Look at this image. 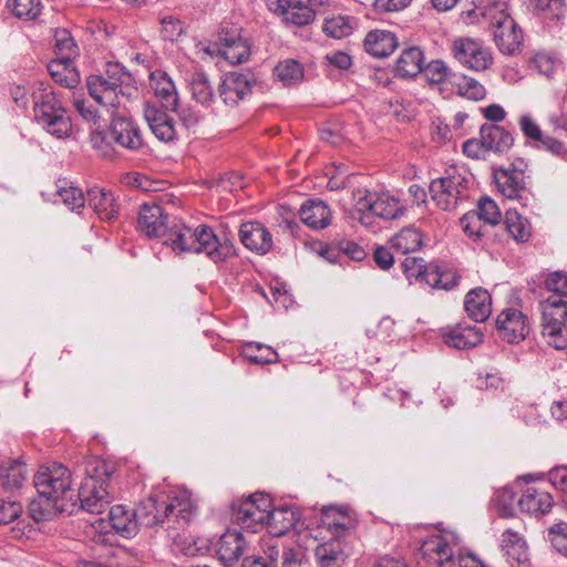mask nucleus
Returning a JSON list of instances; mask_svg holds the SVG:
<instances>
[{
  "label": "nucleus",
  "instance_id": "obj_39",
  "mask_svg": "<svg viewBox=\"0 0 567 567\" xmlns=\"http://www.w3.org/2000/svg\"><path fill=\"white\" fill-rule=\"evenodd\" d=\"M25 477V465L20 461H8L0 466V483L6 488L21 487Z\"/></svg>",
  "mask_w": 567,
  "mask_h": 567
},
{
  "label": "nucleus",
  "instance_id": "obj_62",
  "mask_svg": "<svg viewBox=\"0 0 567 567\" xmlns=\"http://www.w3.org/2000/svg\"><path fill=\"white\" fill-rule=\"evenodd\" d=\"M22 514V505L14 501L0 499V524L8 525L16 522Z\"/></svg>",
  "mask_w": 567,
  "mask_h": 567
},
{
  "label": "nucleus",
  "instance_id": "obj_48",
  "mask_svg": "<svg viewBox=\"0 0 567 567\" xmlns=\"http://www.w3.org/2000/svg\"><path fill=\"white\" fill-rule=\"evenodd\" d=\"M7 9L18 19L34 20L41 11L40 0H7Z\"/></svg>",
  "mask_w": 567,
  "mask_h": 567
},
{
  "label": "nucleus",
  "instance_id": "obj_52",
  "mask_svg": "<svg viewBox=\"0 0 567 567\" xmlns=\"http://www.w3.org/2000/svg\"><path fill=\"white\" fill-rule=\"evenodd\" d=\"M530 3L534 10L553 20L558 21L566 13L565 0H530Z\"/></svg>",
  "mask_w": 567,
  "mask_h": 567
},
{
  "label": "nucleus",
  "instance_id": "obj_31",
  "mask_svg": "<svg viewBox=\"0 0 567 567\" xmlns=\"http://www.w3.org/2000/svg\"><path fill=\"white\" fill-rule=\"evenodd\" d=\"M317 2V0H285L282 4L285 20L299 27L309 24L316 17L312 7Z\"/></svg>",
  "mask_w": 567,
  "mask_h": 567
},
{
  "label": "nucleus",
  "instance_id": "obj_35",
  "mask_svg": "<svg viewBox=\"0 0 567 567\" xmlns=\"http://www.w3.org/2000/svg\"><path fill=\"white\" fill-rule=\"evenodd\" d=\"M502 550L507 561L511 564H523L528 559L527 545L523 537L507 529L502 535Z\"/></svg>",
  "mask_w": 567,
  "mask_h": 567
},
{
  "label": "nucleus",
  "instance_id": "obj_4",
  "mask_svg": "<svg viewBox=\"0 0 567 567\" xmlns=\"http://www.w3.org/2000/svg\"><path fill=\"white\" fill-rule=\"evenodd\" d=\"M33 485L39 496L60 513L70 512L64 501L75 505V492L72 489V476L68 467L54 463L48 467H41L34 475Z\"/></svg>",
  "mask_w": 567,
  "mask_h": 567
},
{
  "label": "nucleus",
  "instance_id": "obj_51",
  "mask_svg": "<svg viewBox=\"0 0 567 567\" xmlns=\"http://www.w3.org/2000/svg\"><path fill=\"white\" fill-rule=\"evenodd\" d=\"M402 270L406 278H414L417 281L427 282V275L431 271V265L427 266L423 258L406 256L401 262Z\"/></svg>",
  "mask_w": 567,
  "mask_h": 567
},
{
  "label": "nucleus",
  "instance_id": "obj_23",
  "mask_svg": "<svg viewBox=\"0 0 567 567\" xmlns=\"http://www.w3.org/2000/svg\"><path fill=\"white\" fill-rule=\"evenodd\" d=\"M250 504L258 511H264V513H269L271 503L267 495L262 493L252 494L249 499L244 502L234 503L231 506L233 509V519L236 522L241 528L250 529L252 533L257 532L258 527H261V522L252 520V516L246 515V505Z\"/></svg>",
  "mask_w": 567,
  "mask_h": 567
},
{
  "label": "nucleus",
  "instance_id": "obj_14",
  "mask_svg": "<svg viewBox=\"0 0 567 567\" xmlns=\"http://www.w3.org/2000/svg\"><path fill=\"white\" fill-rule=\"evenodd\" d=\"M453 52L460 63L474 71H484L493 62L489 50L472 39L455 41Z\"/></svg>",
  "mask_w": 567,
  "mask_h": 567
},
{
  "label": "nucleus",
  "instance_id": "obj_34",
  "mask_svg": "<svg viewBox=\"0 0 567 567\" xmlns=\"http://www.w3.org/2000/svg\"><path fill=\"white\" fill-rule=\"evenodd\" d=\"M107 81L114 82L122 97H134L137 95V87L134 85L132 74L118 62H109L105 66Z\"/></svg>",
  "mask_w": 567,
  "mask_h": 567
},
{
  "label": "nucleus",
  "instance_id": "obj_16",
  "mask_svg": "<svg viewBox=\"0 0 567 567\" xmlns=\"http://www.w3.org/2000/svg\"><path fill=\"white\" fill-rule=\"evenodd\" d=\"M79 501L81 508L92 514H101L111 502L106 485L97 484L93 478H84L74 496Z\"/></svg>",
  "mask_w": 567,
  "mask_h": 567
},
{
  "label": "nucleus",
  "instance_id": "obj_50",
  "mask_svg": "<svg viewBox=\"0 0 567 567\" xmlns=\"http://www.w3.org/2000/svg\"><path fill=\"white\" fill-rule=\"evenodd\" d=\"M54 48L58 55L55 60L72 62V59L78 54V47L70 32L65 29L55 32Z\"/></svg>",
  "mask_w": 567,
  "mask_h": 567
},
{
  "label": "nucleus",
  "instance_id": "obj_42",
  "mask_svg": "<svg viewBox=\"0 0 567 567\" xmlns=\"http://www.w3.org/2000/svg\"><path fill=\"white\" fill-rule=\"evenodd\" d=\"M506 230L518 243H525L532 235L529 221L522 217L516 210L508 209L504 220Z\"/></svg>",
  "mask_w": 567,
  "mask_h": 567
},
{
  "label": "nucleus",
  "instance_id": "obj_10",
  "mask_svg": "<svg viewBox=\"0 0 567 567\" xmlns=\"http://www.w3.org/2000/svg\"><path fill=\"white\" fill-rule=\"evenodd\" d=\"M240 31L236 27H221L217 42L209 44L206 52L212 56H220L230 64H240L247 61L250 55V45L241 37Z\"/></svg>",
  "mask_w": 567,
  "mask_h": 567
},
{
  "label": "nucleus",
  "instance_id": "obj_30",
  "mask_svg": "<svg viewBox=\"0 0 567 567\" xmlns=\"http://www.w3.org/2000/svg\"><path fill=\"white\" fill-rule=\"evenodd\" d=\"M109 517L113 529L124 538L134 537L140 528L134 509L123 505H114L110 508Z\"/></svg>",
  "mask_w": 567,
  "mask_h": 567
},
{
  "label": "nucleus",
  "instance_id": "obj_37",
  "mask_svg": "<svg viewBox=\"0 0 567 567\" xmlns=\"http://www.w3.org/2000/svg\"><path fill=\"white\" fill-rule=\"evenodd\" d=\"M315 556L319 567H342L344 553L339 540H330L320 544L315 549Z\"/></svg>",
  "mask_w": 567,
  "mask_h": 567
},
{
  "label": "nucleus",
  "instance_id": "obj_2",
  "mask_svg": "<svg viewBox=\"0 0 567 567\" xmlns=\"http://www.w3.org/2000/svg\"><path fill=\"white\" fill-rule=\"evenodd\" d=\"M140 526L154 527L167 523L168 528H183L193 515V503L186 493L175 496H150L134 509Z\"/></svg>",
  "mask_w": 567,
  "mask_h": 567
},
{
  "label": "nucleus",
  "instance_id": "obj_1",
  "mask_svg": "<svg viewBox=\"0 0 567 567\" xmlns=\"http://www.w3.org/2000/svg\"><path fill=\"white\" fill-rule=\"evenodd\" d=\"M165 237L164 243L174 251L205 254L215 264L225 261L236 254L234 244L229 239L220 240L206 225L192 228L184 224H173Z\"/></svg>",
  "mask_w": 567,
  "mask_h": 567
},
{
  "label": "nucleus",
  "instance_id": "obj_33",
  "mask_svg": "<svg viewBox=\"0 0 567 567\" xmlns=\"http://www.w3.org/2000/svg\"><path fill=\"white\" fill-rule=\"evenodd\" d=\"M364 47L369 54L375 58H385L396 49L398 40L390 31L373 30L367 34Z\"/></svg>",
  "mask_w": 567,
  "mask_h": 567
},
{
  "label": "nucleus",
  "instance_id": "obj_47",
  "mask_svg": "<svg viewBox=\"0 0 567 567\" xmlns=\"http://www.w3.org/2000/svg\"><path fill=\"white\" fill-rule=\"evenodd\" d=\"M65 181H59L56 194L62 198L64 205L72 212H78L84 207L85 197L83 192L75 186H66Z\"/></svg>",
  "mask_w": 567,
  "mask_h": 567
},
{
  "label": "nucleus",
  "instance_id": "obj_56",
  "mask_svg": "<svg viewBox=\"0 0 567 567\" xmlns=\"http://www.w3.org/2000/svg\"><path fill=\"white\" fill-rule=\"evenodd\" d=\"M351 30L348 20L341 16L327 19L322 25V31L333 39L344 38L351 33Z\"/></svg>",
  "mask_w": 567,
  "mask_h": 567
},
{
  "label": "nucleus",
  "instance_id": "obj_19",
  "mask_svg": "<svg viewBox=\"0 0 567 567\" xmlns=\"http://www.w3.org/2000/svg\"><path fill=\"white\" fill-rule=\"evenodd\" d=\"M171 224L168 215L156 203H145L141 206L137 217V228L147 237L166 236Z\"/></svg>",
  "mask_w": 567,
  "mask_h": 567
},
{
  "label": "nucleus",
  "instance_id": "obj_11",
  "mask_svg": "<svg viewBox=\"0 0 567 567\" xmlns=\"http://www.w3.org/2000/svg\"><path fill=\"white\" fill-rule=\"evenodd\" d=\"M246 515L252 516V520L261 522V527L266 525L269 534L280 537L295 527L299 520V515L291 506L274 507L269 513L256 509L252 505L247 504Z\"/></svg>",
  "mask_w": 567,
  "mask_h": 567
},
{
  "label": "nucleus",
  "instance_id": "obj_26",
  "mask_svg": "<svg viewBox=\"0 0 567 567\" xmlns=\"http://www.w3.org/2000/svg\"><path fill=\"white\" fill-rule=\"evenodd\" d=\"M464 308L472 320L484 322L492 313V298L488 291L481 287L472 289L465 296Z\"/></svg>",
  "mask_w": 567,
  "mask_h": 567
},
{
  "label": "nucleus",
  "instance_id": "obj_5",
  "mask_svg": "<svg viewBox=\"0 0 567 567\" xmlns=\"http://www.w3.org/2000/svg\"><path fill=\"white\" fill-rule=\"evenodd\" d=\"M478 14L489 20L494 42L502 53L512 55L519 50L523 40L522 31L503 6L493 3L486 9H478ZM462 16L464 21L474 23L472 17L477 16V9L467 10Z\"/></svg>",
  "mask_w": 567,
  "mask_h": 567
},
{
  "label": "nucleus",
  "instance_id": "obj_41",
  "mask_svg": "<svg viewBox=\"0 0 567 567\" xmlns=\"http://www.w3.org/2000/svg\"><path fill=\"white\" fill-rule=\"evenodd\" d=\"M116 471V464L112 461H106L100 457H91L86 460L84 472L85 478H93L97 481V484L103 482V485H106V481H109Z\"/></svg>",
  "mask_w": 567,
  "mask_h": 567
},
{
  "label": "nucleus",
  "instance_id": "obj_45",
  "mask_svg": "<svg viewBox=\"0 0 567 567\" xmlns=\"http://www.w3.org/2000/svg\"><path fill=\"white\" fill-rule=\"evenodd\" d=\"M460 276L451 270L441 269L436 265H431V271L427 275V285L432 288L451 290L458 285Z\"/></svg>",
  "mask_w": 567,
  "mask_h": 567
},
{
  "label": "nucleus",
  "instance_id": "obj_29",
  "mask_svg": "<svg viewBox=\"0 0 567 567\" xmlns=\"http://www.w3.org/2000/svg\"><path fill=\"white\" fill-rule=\"evenodd\" d=\"M300 219L313 229H322L331 221V212L328 205L320 199H309L299 209Z\"/></svg>",
  "mask_w": 567,
  "mask_h": 567
},
{
  "label": "nucleus",
  "instance_id": "obj_43",
  "mask_svg": "<svg viewBox=\"0 0 567 567\" xmlns=\"http://www.w3.org/2000/svg\"><path fill=\"white\" fill-rule=\"evenodd\" d=\"M71 62L53 60L49 63L48 70L52 79L64 87H75L79 84V74L74 69H70Z\"/></svg>",
  "mask_w": 567,
  "mask_h": 567
},
{
  "label": "nucleus",
  "instance_id": "obj_12",
  "mask_svg": "<svg viewBox=\"0 0 567 567\" xmlns=\"http://www.w3.org/2000/svg\"><path fill=\"white\" fill-rule=\"evenodd\" d=\"M466 179L460 174L449 175L433 179L429 190L432 199L443 210H450L456 207L464 195Z\"/></svg>",
  "mask_w": 567,
  "mask_h": 567
},
{
  "label": "nucleus",
  "instance_id": "obj_9",
  "mask_svg": "<svg viewBox=\"0 0 567 567\" xmlns=\"http://www.w3.org/2000/svg\"><path fill=\"white\" fill-rule=\"evenodd\" d=\"M525 163L519 159L508 168H501L495 173V183L498 190L509 199H517L523 207L534 202V195L528 188V176L525 175Z\"/></svg>",
  "mask_w": 567,
  "mask_h": 567
},
{
  "label": "nucleus",
  "instance_id": "obj_44",
  "mask_svg": "<svg viewBox=\"0 0 567 567\" xmlns=\"http://www.w3.org/2000/svg\"><path fill=\"white\" fill-rule=\"evenodd\" d=\"M452 84L457 87V93L473 101H480L485 97V87L476 80L462 75L453 74Z\"/></svg>",
  "mask_w": 567,
  "mask_h": 567
},
{
  "label": "nucleus",
  "instance_id": "obj_3",
  "mask_svg": "<svg viewBox=\"0 0 567 567\" xmlns=\"http://www.w3.org/2000/svg\"><path fill=\"white\" fill-rule=\"evenodd\" d=\"M90 140L93 148L100 151L103 156H110L114 145L130 151H136L143 145L137 124L120 114L112 116L106 130L103 126L93 128Z\"/></svg>",
  "mask_w": 567,
  "mask_h": 567
},
{
  "label": "nucleus",
  "instance_id": "obj_20",
  "mask_svg": "<svg viewBox=\"0 0 567 567\" xmlns=\"http://www.w3.org/2000/svg\"><path fill=\"white\" fill-rule=\"evenodd\" d=\"M241 244L258 255L267 254L272 247V236L269 230L258 221H247L239 228Z\"/></svg>",
  "mask_w": 567,
  "mask_h": 567
},
{
  "label": "nucleus",
  "instance_id": "obj_58",
  "mask_svg": "<svg viewBox=\"0 0 567 567\" xmlns=\"http://www.w3.org/2000/svg\"><path fill=\"white\" fill-rule=\"evenodd\" d=\"M460 224L463 231L473 240H478L484 235L483 221L474 212L466 213L460 219Z\"/></svg>",
  "mask_w": 567,
  "mask_h": 567
},
{
  "label": "nucleus",
  "instance_id": "obj_15",
  "mask_svg": "<svg viewBox=\"0 0 567 567\" xmlns=\"http://www.w3.org/2000/svg\"><path fill=\"white\" fill-rule=\"evenodd\" d=\"M321 524L334 540L347 537L358 525L357 514L348 506H329L322 509Z\"/></svg>",
  "mask_w": 567,
  "mask_h": 567
},
{
  "label": "nucleus",
  "instance_id": "obj_57",
  "mask_svg": "<svg viewBox=\"0 0 567 567\" xmlns=\"http://www.w3.org/2000/svg\"><path fill=\"white\" fill-rule=\"evenodd\" d=\"M548 540L554 549L567 557V524L558 523L548 529Z\"/></svg>",
  "mask_w": 567,
  "mask_h": 567
},
{
  "label": "nucleus",
  "instance_id": "obj_59",
  "mask_svg": "<svg viewBox=\"0 0 567 567\" xmlns=\"http://www.w3.org/2000/svg\"><path fill=\"white\" fill-rule=\"evenodd\" d=\"M225 78L228 82H233L235 91L243 99L251 93L252 84L256 82L250 73L230 72Z\"/></svg>",
  "mask_w": 567,
  "mask_h": 567
},
{
  "label": "nucleus",
  "instance_id": "obj_17",
  "mask_svg": "<svg viewBox=\"0 0 567 567\" xmlns=\"http://www.w3.org/2000/svg\"><path fill=\"white\" fill-rule=\"evenodd\" d=\"M496 329L503 340L518 343L528 334L527 317L518 309H505L496 319Z\"/></svg>",
  "mask_w": 567,
  "mask_h": 567
},
{
  "label": "nucleus",
  "instance_id": "obj_64",
  "mask_svg": "<svg viewBox=\"0 0 567 567\" xmlns=\"http://www.w3.org/2000/svg\"><path fill=\"white\" fill-rule=\"evenodd\" d=\"M536 146L567 162V146L561 141L546 135Z\"/></svg>",
  "mask_w": 567,
  "mask_h": 567
},
{
  "label": "nucleus",
  "instance_id": "obj_38",
  "mask_svg": "<svg viewBox=\"0 0 567 567\" xmlns=\"http://www.w3.org/2000/svg\"><path fill=\"white\" fill-rule=\"evenodd\" d=\"M391 247L403 255L419 250L423 244L421 233L414 227H405L390 240Z\"/></svg>",
  "mask_w": 567,
  "mask_h": 567
},
{
  "label": "nucleus",
  "instance_id": "obj_55",
  "mask_svg": "<svg viewBox=\"0 0 567 567\" xmlns=\"http://www.w3.org/2000/svg\"><path fill=\"white\" fill-rule=\"evenodd\" d=\"M516 494L512 487H504L496 492L494 502L504 517H512L515 513Z\"/></svg>",
  "mask_w": 567,
  "mask_h": 567
},
{
  "label": "nucleus",
  "instance_id": "obj_32",
  "mask_svg": "<svg viewBox=\"0 0 567 567\" xmlns=\"http://www.w3.org/2000/svg\"><path fill=\"white\" fill-rule=\"evenodd\" d=\"M483 144L486 151H493L495 153L507 152L513 143L514 138L509 132L504 127L495 124H484L480 131Z\"/></svg>",
  "mask_w": 567,
  "mask_h": 567
},
{
  "label": "nucleus",
  "instance_id": "obj_21",
  "mask_svg": "<svg viewBox=\"0 0 567 567\" xmlns=\"http://www.w3.org/2000/svg\"><path fill=\"white\" fill-rule=\"evenodd\" d=\"M144 117L153 134L162 142L168 143L175 140L176 128L173 118L159 106L145 103Z\"/></svg>",
  "mask_w": 567,
  "mask_h": 567
},
{
  "label": "nucleus",
  "instance_id": "obj_36",
  "mask_svg": "<svg viewBox=\"0 0 567 567\" xmlns=\"http://www.w3.org/2000/svg\"><path fill=\"white\" fill-rule=\"evenodd\" d=\"M423 52L417 47L405 49L395 65V73L401 78H413L423 70Z\"/></svg>",
  "mask_w": 567,
  "mask_h": 567
},
{
  "label": "nucleus",
  "instance_id": "obj_60",
  "mask_svg": "<svg viewBox=\"0 0 567 567\" xmlns=\"http://www.w3.org/2000/svg\"><path fill=\"white\" fill-rule=\"evenodd\" d=\"M161 35L166 41H176L183 33V23L173 16H165L161 19Z\"/></svg>",
  "mask_w": 567,
  "mask_h": 567
},
{
  "label": "nucleus",
  "instance_id": "obj_6",
  "mask_svg": "<svg viewBox=\"0 0 567 567\" xmlns=\"http://www.w3.org/2000/svg\"><path fill=\"white\" fill-rule=\"evenodd\" d=\"M355 202V212L359 214V220L362 224H370L372 217L391 220L398 219L405 213V207L399 198L388 193H372L368 189H357L353 192Z\"/></svg>",
  "mask_w": 567,
  "mask_h": 567
},
{
  "label": "nucleus",
  "instance_id": "obj_22",
  "mask_svg": "<svg viewBox=\"0 0 567 567\" xmlns=\"http://www.w3.org/2000/svg\"><path fill=\"white\" fill-rule=\"evenodd\" d=\"M441 336L445 344L458 350L474 348L483 339V333L478 328L464 324L444 328Z\"/></svg>",
  "mask_w": 567,
  "mask_h": 567
},
{
  "label": "nucleus",
  "instance_id": "obj_13",
  "mask_svg": "<svg viewBox=\"0 0 567 567\" xmlns=\"http://www.w3.org/2000/svg\"><path fill=\"white\" fill-rule=\"evenodd\" d=\"M455 563L453 549L443 536H432L420 548L419 567H454Z\"/></svg>",
  "mask_w": 567,
  "mask_h": 567
},
{
  "label": "nucleus",
  "instance_id": "obj_24",
  "mask_svg": "<svg viewBox=\"0 0 567 567\" xmlns=\"http://www.w3.org/2000/svg\"><path fill=\"white\" fill-rule=\"evenodd\" d=\"M92 99L101 105L120 106V92L114 82L107 81L105 75H90L86 81Z\"/></svg>",
  "mask_w": 567,
  "mask_h": 567
},
{
  "label": "nucleus",
  "instance_id": "obj_63",
  "mask_svg": "<svg viewBox=\"0 0 567 567\" xmlns=\"http://www.w3.org/2000/svg\"><path fill=\"white\" fill-rule=\"evenodd\" d=\"M75 110L87 122L92 123L91 131L96 128L97 126H102L100 124V115L97 114V110L94 107L92 103L82 99H75L73 102Z\"/></svg>",
  "mask_w": 567,
  "mask_h": 567
},
{
  "label": "nucleus",
  "instance_id": "obj_54",
  "mask_svg": "<svg viewBox=\"0 0 567 567\" xmlns=\"http://www.w3.org/2000/svg\"><path fill=\"white\" fill-rule=\"evenodd\" d=\"M425 78L433 84H439L444 81L452 83L453 74L450 72L446 64L441 60L431 61L423 70Z\"/></svg>",
  "mask_w": 567,
  "mask_h": 567
},
{
  "label": "nucleus",
  "instance_id": "obj_61",
  "mask_svg": "<svg viewBox=\"0 0 567 567\" xmlns=\"http://www.w3.org/2000/svg\"><path fill=\"white\" fill-rule=\"evenodd\" d=\"M545 287L553 292L551 296H567V272L555 271L548 275Z\"/></svg>",
  "mask_w": 567,
  "mask_h": 567
},
{
  "label": "nucleus",
  "instance_id": "obj_46",
  "mask_svg": "<svg viewBox=\"0 0 567 567\" xmlns=\"http://www.w3.org/2000/svg\"><path fill=\"white\" fill-rule=\"evenodd\" d=\"M275 75L284 85L289 86L300 82L303 78V68L296 60L280 62L274 70Z\"/></svg>",
  "mask_w": 567,
  "mask_h": 567
},
{
  "label": "nucleus",
  "instance_id": "obj_28",
  "mask_svg": "<svg viewBox=\"0 0 567 567\" xmlns=\"http://www.w3.org/2000/svg\"><path fill=\"white\" fill-rule=\"evenodd\" d=\"M553 504V497L548 492L534 486L527 487L517 501L520 511L532 515L548 513Z\"/></svg>",
  "mask_w": 567,
  "mask_h": 567
},
{
  "label": "nucleus",
  "instance_id": "obj_7",
  "mask_svg": "<svg viewBox=\"0 0 567 567\" xmlns=\"http://www.w3.org/2000/svg\"><path fill=\"white\" fill-rule=\"evenodd\" d=\"M34 118L49 134L62 138L72 130L71 120L53 91H43L34 99Z\"/></svg>",
  "mask_w": 567,
  "mask_h": 567
},
{
  "label": "nucleus",
  "instance_id": "obj_8",
  "mask_svg": "<svg viewBox=\"0 0 567 567\" xmlns=\"http://www.w3.org/2000/svg\"><path fill=\"white\" fill-rule=\"evenodd\" d=\"M542 333L557 350L567 348V296H549L542 303Z\"/></svg>",
  "mask_w": 567,
  "mask_h": 567
},
{
  "label": "nucleus",
  "instance_id": "obj_53",
  "mask_svg": "<svg viewBox=\"0 0 567 567\" xmlns=\"http://www.w3.org/2000/svg\"><path fill=\"white\" fill-rule=\"evenodd\" d=\"M481 220L488 225H497L501 221L502 214L496 203L489 197L480 199L477 210L475 212Z\"/></svg>",
  "mask_w": 567,
  "mask_h": 567
},
{
  "label": "nucleus",
  "instance_id": "obj_25",
  "mask_svg": "<svg viewBox=\"0 0 567 567\" xmlns=\"http://www.w3.org/2000/svg\"><path fill=\"white\" fill-rule=\"evenodd\" d=\"M150 85L165 110L177 111L178 95L173 80L162 70H156L150 75Z\"/></svg>",
  "mask_w": 567,
  "mask_h": 567
},
{
  "label": "nucleus",
  "instance_id": "obj_49",
  "mask_svg": "<svg viewBox=\"0 0 567 567\" xmlns=\"http://www.w3.org/2000/svg\"><path fill=\"white\" fill-rule=\"evenodd\" d=\"M244 355L256 364H269L278 359V353L271 347L254 342L246 344Z\"/></svg>",
  "mask_w": 567,
  "mask_h": 567
},
{
  "label": "nucleus",
  "instance_id": "obj_18",
  "mask_svg": "<svg viewBox=\"0 0 567 567\" xmlns=\"http://www.w3.org/2000/svg\"><path fill=\"white\" fill-rule=\"evenodd\" d=\"M216 553L226 567H231L238 563L240 557L248 556L249 540L243 533L228 529L220 536Z\"/></svg>",
  "mask_w": 567,
  "mask_h": 567
},
{
  "label": "nucleus",
  "instance_id": "obj_40",
  "mask_svg": "<svg viewBox=\"0 0 567 567\" xmlns=\"http://www.w3.org/2000/svg\"><path fill=\"white\" fill-rule=\"evenodd\" d=\"M193 99L202 105L208 106L215 100V92L208 76L200 71L194 72L190 78Z\"/></svg>",
  "mask_w": 567,
  "mask_h": 567
},
{
  "label": "nucleus",
  "instance_id": "obj_27",
  "mask_svg": "<svg viewBox=\"0 0 567 567\" xmlns=\"http://www.w3.org/2000/svg\"><path fill=\"white\" fill-rule=\"evenodd\" d=\"M89 206L101 219L112 221L117 218L118 205L113 194L104 188H91L87 190Z\"/></svg>",
  "mask_w": 567,
  "mask_h": 567
}]
</instances>
